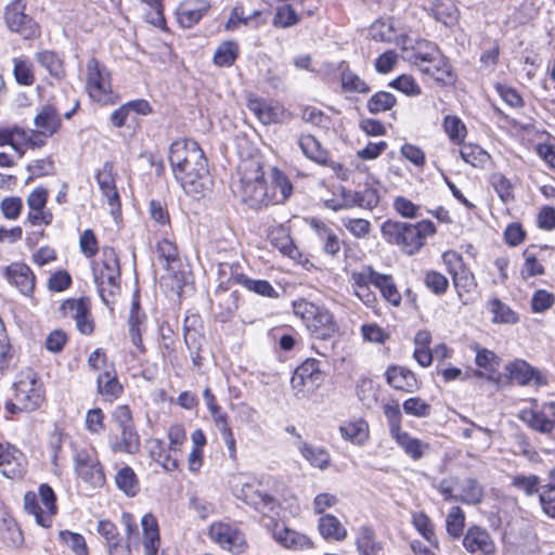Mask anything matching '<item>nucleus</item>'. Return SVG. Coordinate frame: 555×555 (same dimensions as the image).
<instances>
[{
  "label": "nucleus",
  "mask_w": 555,
  "mask_h": 555,
  "mask_svg": "<svg viewBox=\"0 0 555 555\" xmlns=\"http://www.w3.org/2000/svg\"><path fill=\"white\" fill-rule=\"evenodd\" d=\"M168 160L176 181L185 194L199 198L209 189L211 179L208 160L196 141H173L169 147Z\"/></svg>",
  "instance_id": "1"
},
{
  "label": "nucleus",
  "mask_w": 555,
  "mask_h": 555,
  "mask_svg": "<svg viewBox=\"0 0 555 555\" xmlns=\"http://www.w3.org/2000/svg\"><path fill=\"white\" fill-rule=\"evenodd\" d=\"M380 231L388 243L400 246L403 253L412 256L425 245L428 236L436 233V227L430 220L409 223L388 219Z\"/></svg>",
  "instance_id": "2"
},
{
  "label": "nucleus",
  "mask_w": 555,
  "mask_h": 555,
  "mask_svg": "<svg viewBox=\"0 0 555 555\" xmlns=\"http://www.w3.org/2000/svg\"><path fill=\"white\" fill-rule=\"evenodd\" d=\"M294 313L299 317L314 340H332L338 331L333 314L313 302L299 300L294 302Z\"/></svg>",
  "instance_id": "3"
},
{
  "label": "nucleus",
  "mask_w": 555,
  "mask_h": 555,
  "mask_svg": "<svg viewBox=\"0 0 555 555\" xmlns=\"http://www.w3.org/2000/svg\"><path fill=\"white\" fill-rule=\"evenodd\" d=\"M236 192L242 202L253 209H260L271 204L270 190L266 184L260 164H249V168L240 179Z\"/></svg>",
  "instance_id": "4"
},
{
  "label": "nucleus",
  "mask_w": 555,
  "mask_h": 555,
  "mask_svg": "<svg viewBox=\"0 0 555 555\" xmlns=\"http://www.w3.org/2000/svg\"><path fill=\"white\" fill-rule=\"evenodd\" d=\"M13 387L15 401L21 402L27 412L37 410L43 401L42 385L31 369L22 371Z\"/></svg>",
  "instance_id": "5"
},
{
  "label": "nucleus",
  "mask_w": 555,
  "mask_h": 555,
  "mask_svg": "<svg viewBox=\"0 0 555 555\" xmlns=\"http://www.w3.org/2000/svg\"><path fill=\"white\" fill-rule=\"evenodd\" d=\"M26 2L24 0L11 1L4 10V22L7 27L18 34L23 39L30 40L39 36L38 23L25 13Z\"/></svg>",
  "instance_id": "6"
},
{
  "label": "nucleus",
  "mask_w": 555,
  "mask_h": 555,
  "mask_svg": "<svg viewBox=\"0 0 555 555\" xmlns=\"http://www.w3.org/2000/svg\"><path fill=\"white\" fill-rule=\"evenodd\" d=\"M443 260L449 264V272L452 275L453 285L459 299L463 305H467L469 299L466 296L474 293L477 288V281L474 273L464 267L461 255L455 251L444 253Z\"/></svg>",
  "instance_id": "7"
},
{
  "label": "nucleus",
  "mask_w": 555,
  "mask_h": 555,
  "mask_svg": "<svg viewBox=\"0 0 555 555\" xmlns=\"http://www.w3.org/2000/svg\"><path fill=\"white\" fill-rule=\"evenodd\" d=\"M209 537L222 548L233 554L243 553L247 546L243 532L236 526L228 522H214L209 527Z\"/></svg>",
  "instance_id": "8"
},
{
  "label": "nucleus",
  "mask_w": 555,
  "mask_h": 555,
  "mask_svg": "<svg viewBox=\"0 0 555 555\" xmlns=\"http://www.w3.org/2000/svg\"><path fill=\"white\" fill-rule=\"evenodd\" d=\"M75 469L78 476L92 487H101L105 482L103 468L96 456L87 451L78 450L74 455Z\"/></svg>",
  "instance_id": "9"
},
{
  "label": "nucleus",
  "mask_w": 555,
  "mask_h": 555,
  "mask_svg": "<svg viewBox=\"0 0 555 555\" xmlns=\"http://www.w3.org/2000/svg\"><path fill=\"white\" fill-rule=\"evenodd\" d=\"M247 108L263 125L282 124L292 119V113L280 103H271L260 98H250Z\"/></svg>",
  "instance_id": "10"
},
{
  "label": "nucleus",
  "mask_w": 555,
  "mask_h": 555,
  "mask_svg": "<svg viewBox=\"0 0 555 555\" xmlns=\"http://www.w3.org/2000/svg\"><path fill=\"white\" fill-rule=\"evenodd\" d=\"M87 69L89 95L99 103L108 104L111 102L112 90L104 68H102L99 61L93 57L88 62Z\"/></svg>",
  "instance_id": "11"
},
{
  "label": "nucleus",
  "mask_w": 555,
  "mask_h": 555,
  "mask_svg": "<svg viewBox=\"0 0 555 555\" xmlns=\"http://www.w3.org/2000/svg\"><path fill=\"white\" fill-rule=\"evenodd\" d=\"M319 364V361L315 359H307L302 362L292 376V388L300 392L305 388L313 389L319 387L323 382V374Z\"/></svg>",
  "instance_id": "12"
},
{
  "label": "nucleus",
  "mask_w": 555,
  "mask_h": 555,
  "mask_svg": "<svg viewBox=\"0 0 555 555\" xmlns=\"http://www.w3.org/2000/svg\"><path fill=\"white\" fill-rule=\"evenodd\" d=\"M463 546L474 555H491L495 552V544L487 529L472 526L463 538Z\"/></svg>",
  "instance_id": "13"
},
{
  "label": "nucleus",
  "mask_w": 555,
  "mask_h": 555,
  "mask_svg": "<svg viewBox=\"0 0 555 555\" xmlns=\"http://www.w3.org/2000/svg\"><path fill=\"white\" fill-rule=\"evenodd\" d=\"M236 496L264 515L274 513L278 507L274 496L262 492L254 485H243Z\"/></svg>",
  "instance_id": "14"
},
{
  "label": "nucleus",
  "mask_w": 555,
  "mask_h": 555,
  "mask_svg": "<svg viewBox=\"0 0 555 555\" xmlns=\"http://www.w3.org/2000/svg\"><path fill=\"white\" fill-rule=\"evenodd\" d=\"M298 144L304 155L314 163L326 166L335 172L343 169V166L339 163L330 158L328 152L322 147L321 143L312 134L300 135Z\"/></svg>",
  "instance_id": "15"
},
{
  "label": "nucleus",
  "mask_w": 555,
  "mask_h": 555,
  "mask_svg": "<svg viewBox=\"0 0 555 555\" xmlns=\"http://www.w3.org/2000/svg\"><path fill=\"white\" fill-rule=\"evenodd\" d=\"M3 274L8 282L24 295H29L35 289V274L25 263L13 262L7 266Z\"/></svg>",
  "instance_id": "16"
},
{
  "label": "nucleus",
  "mask_w": 555,
  "mask_h": 555,
  "mask_svg": "<svg viewBox=\"0 0 555 555\" xmlns=\"http://www.w3.org/2000/svg\"><path fill=\"white\" fill-rule=\"evenodd\" d=\"M206 0H184L177 8V21L183 28H191L208 12Z\"/></svg>",
  "instance_id": "17"
},
{
  "label": "nucleus",
  "mask_w": 555,
  "mask_h": 555,
  "mask_svg": "<svg viewBox=\"0 0 555 555\" xmlns=\"http://www.w3.org/2000/svg\"><path fill=\"white\" fill-rule=\"evenodd\" d=\"M404 59L415 66H420L427 61H433L439 64L441 62V51L437 44L427 40L420 41L412 49H405Z\"/></svg>",
  "instance_id": "18"
},
{
  "label": "nucleus",
  "mask_w": 555,
  "mask_h": 555,
  "mask_svg": "<svg viewBox=\"0 0 555 555\" xmlns=\"http://www.w3.org/2000/svg\"><path fill=\"white\" fill-rule=\"evenodd\" d=\"M505 371L508 378L516 382L518 385L525 386L532 380H535L537 384H541L540 372L525 360L516 359L507 363Z\"/></svg>",
  "instance_id": "19"
},
{
  "label": "nucleus",
  "mask_w": 555,
  "mask_h": 555,
  "mask_svg": "<svg viewBox=\"0 0 555 555\" xmlns=\"http://www.w3.org/2000/svg\"><path fill=\"white\" fill-rule=\"evenodd\" d=\"M386 380L395 389L405 392H414L418 388L414 373L403 366H389Z\"/></svg>",
  "instance_id": "20"
},
{
  "label": "nucleus",
  "mask_w": 555,
  "mask_h": 555,
  "mask_svg": "<svg viewBox=\"0 0 555 555\" xmlns=\"http://www.w3.org/2000/svg\"><path fill=\"white\" fill-rule=\"evenodd\" d=\"M143 529V547L145 555H156L160 545L158 521L153 514H145L141 519Z\"/></svg>",
  "instance_id": "21"
},
{
  "label": "nucleus",
  "mask_w": 555,
  "mask_h": 555,
  "mask_svg": "<svg viewBox=\"0 0 555 555\" xmlns=\"http://www.w3.org/2000/svg\"><path fill=\"white\" fill-rule=\"evenodd\" d=\"M34 122L40 129L39 133L44 137L56 133L62 125L60 114L52 105H44L36 115Z\"/></svg>",
  "instance_id": "22"
},
{
  "label": "nucleus",
  "mask_w": 555,
  "mask_h": 555,
  "mask_svg": "<svg viewBox=\"0 0 555 555\" xmlns=\"http://www.w3.org/2000/svg\"><path fill=\"white\" fill-rule=\"evenodd\" d=\"M359 555H383V543L377 541L374 529L370 526H361L356 539Z\"/></svg>",
  "instance_id": "23"
},
{
  "label": "nucleus",
  "mask_w": 555,
  "mask_h": 555,
  "mask_svg": "<svg viewBox=\"0 0 555 555\" xmlns=\"http://www.w3.org/2000/svg\"><path fill=\"white\" fill-rule=\"evenodd\" d=\"M231 280L249 292L268 298H278L279 292L267 280H256L244 273H233Z\"/></svg>",
  "instance_id": "24"
},
{
  "label": "nucleus",
  "mask_w": 555,
  "mask_h": 555,
  "mask_svg": "<svg viewBox=\"0 0 555 555\" xmlns=\"http://www.w3.org/2000/svg\"><path fill=\"white\" fill-rule=\"evenodd\" d=\"M398 446L414 461L421 460L430 449V446L421 439L412 437L406 431H401L392 437Z\"/></svg>",
  "instance_id": "25"
},
{
  "label": "nucleus",
  "mask_w": 555,
  "mask_h": 555,
  "mask_svg": "<svg viewBox=\"0 0 555 555\" xmlns=\"http://www.w3.org/2000/svg\"><path fill=\"white\" fill-rule=\"evenodd\" d=\"M113 169V163L105 162L95 176L99 186L111 206H113L119 197L115 185Z\"/></svg>",
  "instance_id": "26"
},
{
  "label": "nucleus",
  "mask_w": 555,
  "mask_h": 555,
  "mask_svg": "<svg viewBox=\"0 0 555 555\" xmlns=\"http://www.w3.org/2000/svg\"><path fill=\"white\" fill-rule=\"evenodd\" d=\"M272 182L270 190L271 204H280L285 202L293 192V185L287 177L278 168L272 169Z\"/></svg>",
  "instance_id": "27"
},
{
  "label": "nucleus",
  "mask_w": 555,
  "mask_h": 555,
  "mask_svg": "<svg viewBox=\"0 0 555 555\" xmlns=\"http://www.w3.org/2000/svg\"><path fill=\"white\" fill-rule=\"evenodd\" d=\"M542 486L543 482L541 478L534 474H517L511 476V487L527 498L539 495Z\"/></svg>",
  "instance_id": "28"
},
{
  "label": "nucleus",
  "mask_w": 555,
  "mask_h": 555,
  "mask_svg": "<svg viewBox=\"0 0 555 555\" xmlns=\"http://www.w3.org/2000/svg\"><path fill=\"white\" fill-rule=\"evenodd\" d=\"M273 537L278 542L288 548L300 550L311 546V541L307 535L285 527L279 528L276 526Z\"/></svg>",
  "instance_id": "29"
},
{
  "label": "nucleus",
  "mask_w": 555,
  "mask_h": 555,
  "mask_svg": "<svg viewBox=\"0 0 555 555\" xmlns=\"http://www.w3.org/2000/svg\"><path fill=\"white\" fill-rule=\"evenodd\" d=\"M170 452V450L166 449L163 440L152 439L150 441V456L154 462L160 464L168 472H172L178 468V460L176 456L171 455Z\"/></svg>",
  "instance_id": "30"
},
{
  "label": "nucleus",
  "mask_w": 555,
  "mask_h": 555,
  "mask_svg": "<svg viewBox=\"0 0 555 555\" xmlns=\"http://www.w3.org/2000/svg\"><path fill=\"white\" fill-rule=\"evenodd\" d=\"M115 482L117 488L127 496H135L140 491L138 477L134 470L128 465L118 469L115 475Z\"/></svg>",
  "instance_id": "31"
},
{
  "label": "nucleus",
  "mask_w": 555,
  "mask_h": 555,
  "mask_svg": "<svg viewBox=\"0 0 555 555\" xmlns=\"http://www.w3.org/2000/svg\"><path fill=\"white\" fill-rule=\"evenodd\" d=\"M98 391L103 397L113 400L122 392V386L119 384L114 371H105L96 378Z\"/></svg>",
  "instance_id": "32"
},
{
  "label": "nucleus",
  "mask_w": 555,
  "mask_h": 555,
  "mask_svg": "<svg viewBox=\"0 0 555 555\" xmlns=\"http://www.w3.org/2000/svg\"><path fill=\"white\" fill-rule=\"evenodd\" d=\"M425 75L434 78L438 83L451 86L455 82L456 76L448 59L441 53V62H433V67L425 68Z\"/></svg>",
  "instance_id": "33"
},
{
  "label": "nucleus",
  "mask_w": 555,
  "mask_h": 555,
  "mask_svg": "<svg viewBox=\"0 0 555 555\" xmlns=\"http://www.w3.org/2000/svg\"><path fill=\"white\" fill-rule=\"evenodd\" d=\"M319 530L325 539L341 541L347 537V531L338 518L331 514H326L319 519Z\"/></svg>",
  "instance_id": "34"
},
{
  "label": "nucleus",
  "mask_w": 555,
  "mask_h": 555,
  "mask_svg": "<svg viewBox=\"0 0 555 555\" xmlns=\"http://www.w3.org/2000/svg\"><path fill=\"white\" fill-rule=\"evenodd\" d=\"M36 59L54 78L60 80L65 76L63 61L54 51L44 50L38 52Z\"/></svg>",
  "instance_id": "35"
},
{
  "label": "nucleus",
  "mask_w": 555,
  "mask_h": 555,
  "mask_svg": "<svg viewBox=\"0 0 555 555\" xmlns=\"http://www.w3.org/2000/svg\"><path fill=\"white\" fill-rule=\"evenodd\" d=\"M114 452L135 454L140 450V436L135 427L120 429V441L112 446Z\"/></svg>",
  "instance_id": "36"
},
{
  "label": "nucleus",
  "mask_w": 555,
  "mask_h": 555,
  "mask_svg": "<svg viewBox=\"0 0 555 555\" xmlns=\"http://www.w3.org/2000/svg\"><path fill=\"white\" fill-rule=\"evenodd\" d=\"M375 287L379 289L383 298L390 305L393 307L400 306L401 295L391 275L380 273L377 278Z\"/></svg>",
  "instance_id": "37"
},
{
  "label": "nucleus",
  "mask_w": 555,
  "mask_h": 555,
  "mask_svg": "<svg viewBox=\"0 0 555 555\" xmlns=\"http://www.w3.org/2000/svg\"><path fill=\"white\" fill-rule=\"evenodd\" d=\"M300 453L314 467L325 469L330 465L331 456L324 448L304 442Z\"/></svg>",
  "instance_id": "38"
},
{
  "label": "nucleus",
  "mask_w": 555,
  "mask_h": 555,
  "mask_svg": "<svg viewBox=\"0 0 555 555\" xmlns=\"http://www.w3.org/2000/svg\"><path fill=\"white\" fill-rule=\"evenodd\" d=\"M462 159L476 168H482L490 159V155L477 144H463L460 150Z\"/></svg>",
  "instance_id": "39"
},
{
  "label": "nucleus",
  "mask_w": 555,
  "mask_h": 555,
  "mask_svg": "<svg viewBox=\"0 0 555 555\" xmlns=\"http://www.w3.org/2000/svg\"><path fill=\"white\" fill-rule=\"evenodd\" d=\"M413 525L417 532L434 547L438 548L439 542L435 534V526L425 513L413 514Z\"/></svg>",
  "instance_id": "40"
},
{
  "label": "nucleus",
  "mask_w": 555,
  "mask_h": 555,
  "mask_svg": "<svg viewBox=\"0 0 555 555\" xmlns=\"http://www.w3.org/2000/svg\"><path fill=\"white\" fill-rule=\"evenodd\" d=\"M238 44L235 41L222 42L214 54V62L221 67L231 66L238 56Z\"/></svg>",
  "instance_id": "41"
},
{
  "label": "nucleus",
  "mask_w": 555,
  "mask_h": 555,
  "mask_svg": "<svg viewBox=\"0 0 555 555\" xmlns=\"http://www.w3.org/2000/svg\"><path fill=\"white\" fill-rule=\"evenodd\" d=\"M483 499V487L474 478H467L462 486V493L459 502L469 505H477Z\"/></svg>",
  "instance_id": "42"
},
{
  "label": "nucleus",
  "mask_w": 555,
  "mask_h": 555,
  "mask_svg": "<svg viewBox=\"0 0 555 555\" xmlns=\"http://www.w3.org/2000/svg\"><path fill=\"white\" fill-rule=\"evenodd\" d=\"M396 104L397 99L392 93L378 91L367 100L366 107L371 114L376 115L391 109Z\"/></svg>",
  "instance_id": "43"
},
{
  "label": "nucleus",
  "mask_w": 555,
  "mask_h": 555,
  "mask_svg": "<svg viewBox=\"0 0 555 555\" xmlns=\"http://www.w3.org/2000/svg\"><path fill=\"white\" fill-rule=\"evenodd\" d=\"M299 22L300 17L293 5L284 3L276 8L272 24L276 28H289Z\"/></svg>",
  "instance_id": "44"
},
{
  "label": "nucleus",
  "mask_w": 555,
  "mask_h": 555,
  "mask_svg": "<svg viewBox=\"0 0 555 555\" xmlns=\"http://www.w3.org/2000/svg\"><path fill=\"white\" fill-rule=\"evenodd\" d=\"M534 245L528 246L522 256L525 258L524 266L521 268L520 274L522 279L527 280L531 276L542 275L544 274V267L538 261Z\"/></svg>",
  "instance_id": "45"
},
{
  "label": "nucleus",
  "mask_w": 555,
  "mask_h": 555,
  "mask_svg": "<svg viewBox=\"0 0 555 555\" xmlns=\"http://www.w3.org/2000/svg\"><path fill=\"white\" fill-rule=\"evenodd\" d=\"M490 311L493 313L494 323L514 324L518 321L517 314L499 298H493L489 302Z\"/></svg>",
  "instance_id": "46"
},
{
  "label": "nucleus",
  "mask_w": 555,
  "mask_h": 555,
  "mask_svg": "<svg viewBox=\"0 0 555 555\" xmlns=\"http://www.w3.org/2000/svg\"><path fill=\"white\" fill-rule=\"evenodd\" d=\"M352 196H354V202H357L356 207L362 209L372 210L379 203L378 190L372 185H365L362 190L353 191Z\"/></svg>",
  "instance_id": "47"
},
{
  "label": "nucleus",
  "mask_w": 555,
  "mask_h": 555,
  "mask_svg": "<svg viewBox=\"0 0 555 555\" xmlns=\"http://www.w3.org/2000/svg\"><path fill=\"white\" fill-rule=\"evenodd\" d=\"M341 88L345 92L369 93L370 86L356 73L345 69L340 75Z\"/></svg>",
  "instance_id": "48"
},
{
  "label": "nucleus",
  "mask_w": 555,
  "mask_h": 555,
  "mask_svg": "<svg viewBox=\"0 0 555 555\" xmlns=\"http://www.w3.org/2000/svg\"><path fill=\"white\" fill-rule=\"evenodd\" d=\"M490 183L504 204H508L514 201L513 185L503 173H492L490 177Z\"/></svg>",
  "instance_id": "49"
},
{
  "label": "nucleus",
  "mask_w": 555,
  "mask_h": 555,
  "mask_svg": "<svg viewBox=\"0 0 555 555\" xmlns=\"http://www.w3.org/2000/svg\"><path fill=\"white\" fill-rule=\"evenodd\" d=\"M24 506L29 514H33L35 516L36 522L38 525L44 528H49L51 526L52 519L50 515H46L43 513L34 492H27L25 494Z\"/></svg>",
  "instance_id": "50"
},
{
  "label": "nucleus",
  "mask_w": 555,
  "mask_h": 555,
  "mask_svg": "<svg viewBox=\"0 0 555 555\" xmlns=\"http://www.w3.org/2000/svg\"><path fill=\"white\" fill-rule=\"evenodd\" d=\"M425 286L435 295L442 296L449 288V280L438 271L429 270L424 275Z\"/></svg>",
  "instance_id": "51"
},
{
  "label": "nucleus",
  "mask_w": 555,
  "mask_h": 555,
  "mask_svg": "<svg viewBox=\"0 0 555 555\" xmlns=\"http://www.w3.org/2000/svg\"><path fill=\"white\" fill-rule=\"evenodd\" d=\"M443 128L453 143L461 144L465 139L466 127L457 116H446L443 120Z\"/></svg>",
  "instance_id": "52"
},
{
  "label": "nucleus",
  "mask_w": 555,
  "mask_h": 555,
  "mask_svg": "<svg viewBox=\"0 0 555 555\" xmlns=\"http://www.w3.org/2000/svg\"><path fill=\"white\" fill-rule=\"evenodd\" d=\"M447 531L453 538H460L463 534L465 526V514L459 506L450 509L446 520Z\"/></svg>",
  "instance_id": "53"
},
{
  "label": "nucleus",
  "mask_w": 555,
  "mask_h": 555,
  "mask_svg": "<svg viewBox=\"0 0 555 555\" xmlns=\"http://www.w3.org/2000/svg\"><path fill=\"white\" fill-rule=\"evenodd\" d=\"M433 12L435 18L444 25H449L457 18V9L452 0H438Z\"/></svg>",
  "instance_id": "54"
},
{
  "label": "nucleus",
  "mask_w": 555,
  "mask_h": 555,
  "mask_svg": "<svg viewBox=\"0 0 555 555\" xmlns=\"http://www.w3.org/2000/svg\"><path fill=\"white\" fill-rule=\"evenodd\" d=\"M119 279L120 275H115L113 273H104V271L94 270V282L98 285L100 296L105 304H107L108 301L104 294L106 291L104 285L106 284L109 287L108 294L114 295L115 292L118 289Z\"/></svg>",
  "instance_id": "55"
},
{
  "label": "nucleus",
  "mask_w": 555,
  "mask_h": 555,
  "mask_svg": "<svg viewBox=\"0 0 555 555\" xmlns=\"http://www.w3.org/2000/svg\"><path fill=\"white\" fill-rule=\"evenodd\" d=\"M383 410L389 425L390 436L393 437L401 433L402 414L399 403L392 400L384 404Z\"/></svg>",
  "instance_id": "56"
},
{
  "label": "nucleus",
  "mask_w": 555,
  "mask_h": 555,
  "mask_svg": "<svg viewBox=\"0 0 555 555\" xmlns=\"http://www.w3.org/2000/svg\"><path fill=\"white\" fill-rule=\"evenodd\" d=\"M60 540L66 544L76 555H88V546L85 538L80 533L69 530H62L59 533Z\"/></svg>",
  "instance_id": "57"
},
{
  "label": "nucleus",
  "mask_w": 555,
  "mask_h": 555,
  "mask_svg": "<svg viewBox=\"0 0 555 555\" xmlns=\"http://www.w3.org/2000/svg\"><path fill=\"white\" fill-rule=\"evenodd\" d=\"M353 191L346 189L345 186L339 188V198H328L324 201V206L333 211H339L344 209H350L356 207Z\"/></svg>",
  "instance_id": "58"
},
{
  "label": "nucleus",
  "mask_w": 555,
  "mask_h": 555,
  "mask_svg": "<svg viewBox=\"0 0 555 555\" xmlns=\"http://www.w3.org/2000/svg\"><path fill=\"white\" fill-rule=\"evenodd\" d=\"M370 37L375 41L390 42L395 37V28L391 22L377 20L370 27Z\"/></svg>",
  "instance_id": "59"
},
{
  "label": "nucleus",
  "mask_w": 555,
  "mask_h": 555,
  "mask_svg": "<svg viewBox=\"0 0 555 555\" xmlns=\"http://www.w3.org/2000/svg\"><path fill=\"white\" fill-rule=\"evenodd\" d=\"M145 319L146 317L144 313H130L128 319L129 335L131 341L138 349L141 350L143 349L142 328L144 326Z\"/></svg>",
  "instance_id": "60"
},
{
  "label": "nucleus",
  "mask_w": 555,
  "mask_h": 555,
  "mask_svg": "<svg viewBox=\"0 0 555 555\" xmlns=\"http://www.w3.org/2000/svg\"><path fill=\"white\" fill-rule=\"evenodd\" d=\"M344 438L356 443H363L367 439V425L364 422L349 423L340 427Z\"/></svg>",
  "instance_id": "61"
},
{
  "label": "nucleus",
  "mask_w": 555,
  "mask_h": 555,
  "mask_svg": "<svg viewBox=\"0 0 555 555\" xmlns=\"http://www.w3.org/2000/svg\"><path fill=\"white\" fill-rule=\"evenodd\" d=\"M525 421L532 429L542 434H551L554 430L553 423L548 421L543 409L529 412Z\"/></svg>",
  "instance_id": "62"
},
{
  "label": "nucleus",
  "mask_w": 555,
  "mask_h": 555,
  "mask_svg": "<svg viewBox=\"0 0 555 555\" xmlns=\"http://www.w3.org/2000/svg\"><path fill=\"white\" fill-rule=\"evenodd\" d=\"M403 411L408 415L415 417H427L430 415L431 406L420 397L406 399L403 404Z\"/></svg>",
  "instance_id": "63"
},
{
  "label": "nucleus",
  "mask_w": 555,
  "mask_h": 555,
  "mask_svg": "<svg viewBox=\"0 0 555 555\" xmlns=\"http://www.w3.org/2000/svg\"><path fill=\"white\" fill-rule=\"evenodd\" d=\"M539 503L542 512L550 518L555 519V489L542 486L539 493Z\"/></svg>",
  "instance_id": "64"
}]
</instances>
